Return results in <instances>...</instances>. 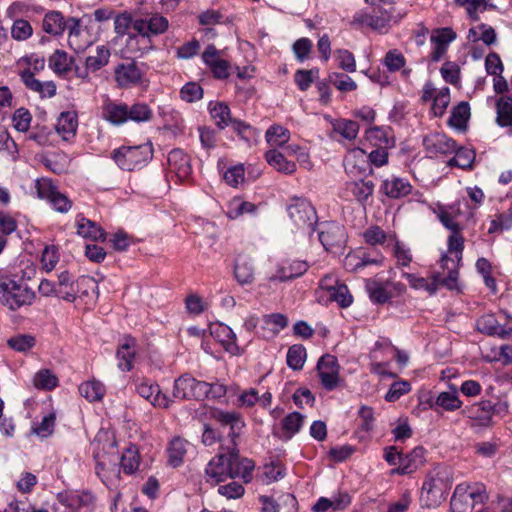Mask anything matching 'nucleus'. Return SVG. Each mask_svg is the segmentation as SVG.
<instances>
[{
	"instance_id": "nucleus-1",
	"label": "nucleus",
	"mask_w": 512,
	"mask_h": 512,
	"mask_svg": "<svg viewBox=\"0 0 512 512\" xmlns=\"http://www.w3.org/2000/svg\"><path fill=\"white\" fill-rule=\"evenodd\" d=\"M255 464L248 458H240L236 446H228L227 453L214 456L205 468L206 481L217 485L228 478H241L244 483L253 479Z\"/></svg>"
},
{
	"instance_id": "nucleus-2",
	"label": "nucleus",
	"mask_w": 512,
	"mask_h": 512,
	"mask_svg": "<svg viewBox=\"0 0 512 512\" xmlns=\"http://www.w3.org/2000/svg\"><path fill=\"white\" fill-rule=\"evenodd\" d=\"M453 481V471L450 467L439 464L430 469L422 483L419 497L421 505L428 509L439 507L446 501Z\"/></svg>"
},
{
	"instance_id": "nucleus-3",
	"label": "nucleus",
	"mask_w": 512,
	"mask_h": 512,
	"mask_svg": "<svg viewBox=\"0 0 512 512\" xmlns=\"http://www.w3.org/2000/svg\"><path fill=\"white\" fill-rule=\"evenodd\" d=\"M488 494L484 484L463 482L458 484L450 500L452 512H481Z\"/></svg>"
},
{
	"instance_id": "nucleus-4",
	"label": "nucleus",
	"mask_w": 512,
	"mask_h": 512,
	"mask_svg": "<svg viewBox=\"0 0 512 512\" xmlns=\"http://www.w3.org/2000/svg\"><path fill=\"white\" fill-rule=\"evenodd\" d=\"M36 299V292L23 279L0 281V303L10 311L30 307Z\"/></svg>"
},
{
	"instance_id": "nucleus-5",
	"label": "nucleus",
	"mask_w": 512,
	"mask_h": 512,
	"mask_svg": "<svg viewBox=\"0 0 512 512\" xmlns=\"http://www.w3.org/2000/svg\"><path fill=\"white\" fill-rule=\"evenodd\" d=\"M464 237L461 230L451 232L447 239V253L440 259V267L447 271L443 283L448 290H458L459 267L464 250Z\"/></svg>"
},
{
	"instance_id": "nucleus-6",
	"label": "nucleus",
	"mask_w": 512,
	"mask_h": 512,
	"mask_svg": "<svg viewBox=\"0 0 512 512\" xmlns=\"http://www.w3.org/2000/svg\"><path fill=\"white\" fill-rule=\"evenodd\" d=\"M113 19L115 32H126L130 27L135 32H166L169 27L168 20L157 13L137 18L125 11L114 15Z\"/></svg>"
},
{
	"instance_id": "nucleus-7",
	"label": "nucleus",
	"mask_w": 512,
	"mask_h": 512,
	"mask_svg": "<svg viewBox=\"0 0 512 512\" xmlns=\"http://www.w3.org/2000/svg\"><path fill=\"white\" fill-rule=\"evenodd\" d=\"M153 157V147L150 143L137 146H122L114 150L112 158L116 164L126 171H133L145 166Z\"/></svg>"
},
{
	"instance_id": "nucleus-8",
	"label": "nucleus",
	"mask_w": 512,
	"mask_h": 512,
	"mask_svg": "<svg viewBox=\"0 0 512 512\" xmlns=\"http://www.w3.org/2000/svg\"><path fill=\"white\" fill-rule=\"evenodd\" d=\"M288 215L295 228L302 234L311 236L318 223V216L312 204L301 198H295L287 207Z\"/></svg>"
},
{
	"instance_id": "nucleus-9",
	"label": "nucleus",
	"mask_w": 512,
	"mask_h": 512,
	"mask_svg": "<svg viewBox=\"0 0 512 512\" xmlns=\"http://www.w3.org/2000/svg\"><path fill=\"white\" fill-rule=\"evenodd\" d=\"M318 239L327 252L340 254L346 247L348 235L342 224L325 221L318 225Z\"/></svg>"
},
{
	"instance_id": "nucleus-10",
	"label": "nucleus",
	"mask_w": 512,
	"mask_h": 512,
	"mask_svg": "<svg viewBox=\"0 0 512 512\" xmlns=\"http://www.w3.org/2000/svg\"><path fill=\"white\" fill-rule=\"evenodd\" d=\"M35 190L37 196L40 199L46 200L53 210L58 213L66 214L73 206V202L68 196L59 191L57 185L49 178L37 179L35 181Z\"/></svg>"
},
{
	"instance_id": "nucleus-11",
	"label": "nucleus",
	"mask_w": 512,
	"mask_h": 512,
	"mask_svg": "<svg viewBox=\"0 0 512 512\" xmlns=\"http://www.w3.org/2000/svg\"><path fill=\"white\" fill-rule=\"evenodd\" d=\"M210 417L220 426L229 428L228 437L230 438L231 446L237 447L236 440L245 427L242 415L236 411H227L215 407L210 410Z\"/></svg>"
},
{
	"instance_id": "nucleus-12",
	"label": "nucleus",
	"mask_w": 512,
	"mask_h": 512,
	"mask_svg": "<svg viewBox=\"0 0 512 512\" xmlns=\"http://www.w3.org/2000/svg\"><path fill=\"white\" fill-rule=\"evenodd\" d=\"M508 405L506 403L492 404L489 400H482L467 406L463 411L467 417L478 422L479 425L488 427L492 424L493 415L506 412Z\"/></svg>"
},
{
	"instance_id": "nucleus-13",
	"label": "nucleus",
	"mask_w": 512,
	"mask_h": 512,
	"mask_svg": "<svg viewBox=\"0 0 512 512\" xmlns=\"http://www.w3.org/2000/svg\"><path fill=\"white\" fill-rule=\"evenodd\" d=\"M93 456L96 461L95 471L102 479L105 477V462L101 457L105 454H115L116 440L108 431H99L92 442Z\"/></svg>"
},
{
	"instance_id": "nucleus-14",
	"label": "nucleus",
	"mask_w": 512,
	"mask_h": 512,
	"mask_svg": "<svg viewBox=\"0 0 512 512\" xmlns=\"http://www.w3.org/2000/svg\"><path fill=\"white\" fill-rule=\"evenodd\" d=\"M340 366L335 356L325 354L318 360L317 373L321 385L328 391L334 390L340 380Z\"/></svg>"
},
{
	"instance_id": "nucleus-15",
	"label": "nucleus",
	"mask_w": 512,
	"mask_h": 512,
	"mask_svg": "<svg viewBox=\"0 0 512 512\" xmlns=\"http://www.w3.org/2000/svg\"><path fill=\"white\" fill-rule=\"evenodd\" d=\"M206 382L184 374L174 382L173 396L178 399L203 400Z\"/></svg>"
},
{
	"instance_id": "nucleus-16",
	"label": "nucleus",
	"mask_w": 512,
	"mask_h": 512,
	"mask_svg": "<svg viewBox=\"0 0 512 512\" xmlns=\"http://www.w3.org/2000/svg\"><path fill=\"white\" fill-rule=\"evenodd\" d=\"M423 146L430 157H439L453 154L456 151V142L446 134L434 132L426 135Z\"/></svg>"
},
{
	"instance_id": "nucleus-17",
	"label": "nucleus",
	"mask_w": 512,
	"mask_h": 512,
	"mask_svg": "<svg viewBox=\"0 0 512 512\" xmlns=\"http://www.w3.org/2000/svg\"><path fill=\"white\" fill-rule=\"evenodd\" d=\"M136 391L157 408L167 409L173 402L166 394L161 392L158 384L147 379H142L136 384Z\"/></svg>"
},
{
	"instance_id": "nucleus-18",
	"label": "nucleus",
	"mask_w": 512,
	"mask_h": 512,
	"mask_svg": "<svg viewBox=\"0 0 512 512\" xmlns=\"http://www.w3.org/2000/svg\"><path fill=\"white\" fill-rule=\"evenodd\" d=\"M375 184L372 180L358 179L345 183V195L351 196L360 205L366 207L372 201Z\"/></svg>"
},
{
	"instance_id": "nucleus-19",
	"label": "nucleus",
	"mask_w": 512,
	"mask_h": 512,
	"mask_svg": "<svg viewBox=\"0 0 512 512\" xmlns=\"http://www.w3.org/2000/svg\"><path fill=\"white\" fill-rule=\"evenodd\" d=\"M79 21L75 18H67L58 11L47 13L43 19L44 32H79Z\"/></svg>"
},
{
	"instance_id": "nucleus-20",
	"label": "nucleus",
	"mask_w": 512,
	"mask_h": 512,
	"mask_svg": "<svg viewBox=\"0 0 512 512\" xmlns=\"http://www.w3.org/2000/svg\"><path fill=\"white\" fill-rule=\"evenodd\" d=\"M426 463V450L422 446L413 448L401 458V465L392 469V474L408 475L414 473Z\"/></svg>"
},
{
	"instance_id": "nucleus-21",
	"label": "nucleus",
	"mask_w": 512,
	"mask_h": 512,
	"mask_svg": "<svg viewBox=\"0 0 512 512\" xmlns=\"http://www.w3.org/2000/svg\"><path fill=\"white\" fill-rule=\"evenodd\" d=\"M345 172L352 177L365 175L369 170L367 153L361 148L351 149L344 158Z\"/></svg>"
},
{
	"instance_id": "nucleus-22",
	"label": "nucleus",
	"mask_w": 512,
	"mask_h": 512,
	"mask_svg": "<svg viewBox=\"0 0 512 512\" xmlns=\"http://www.w3.org/2000/svg\"><path fill=\"white\" fill-rule=\"evenodd\" d=\"M167 165L169 171L180 180L187 179L192 173L189 156L179 148H175L168 153Z\"/></svg>"
},
{
	"instance_id": "nucleus-23",
	"label": "nucleus",
	"mask_w": 512,
	"mask_h": 512,
	"mask_svg": "<svg viewBox=\"0 0 512 512\" xmlns=\"http://www.w3.org/2000/svg\"><path fill=\"white\" fill-rule=\"evenodd\" d=\"M74 294L75 301L80 299L86 305H94L99 296L98 283L93 277L82 275L75 281Z\"/></svg>"
},
{
	"instance_id": "nucleus-24",
	"label": "nucleus",
	"mask_w": 512,
	"mask_h": 512,
	"mask_svg": "<svg viewBox=\"0 0 512 512\" xmlns=\"http://www.w3.org/2000/svg\"><path fill=\"white\" fill-rule=\"evenodd\" d=\"M115 81L120 88H128L140 83L142 72L135 62H125L116 66Z\"/></svg>"
},
{
	"instance_id": "nucleus-25",
	"label": "nucleus",
	"mask_w": 512,
	"mask_h": 512,
	"mask_svg": "<svg viewBox=\"0 0 512 512\" xmlns=\"http://www.w3.org/2000/svg\"><path fill=\"white\" fill-rule=\"evenodd\" d=\"M59 503L68 508L69 512H77L83 507H90L94 503V496L86 491H64L57 495Z\"/></svg>"
},
{
	"instance_id": "nucleus-26",
	"label": "nucleus",
	"mask_w": 512,
	"mask_h": 512,
	"mask_svg": "<svg viewBox=\"0 0 512 512\" xmlns=\"http://www.w3.org/2000/svg\"><path fill=\"white\" fill-rule=\"evenodd\" d=\"M308 270V264L303 260H284L278 264L272 281L285 282L302 276Z\"/></svg>"
},
{
	"instance_id": "nucleus-27",
	"label": "nucleus",
	"mask_w": 512,
	"mask_h": 512,
	"mask_svg": "<svg viewBox=\"0 0 512 512\" xmlns=\"http://www.w3.org/2000/svg\"><path fill=\"white\" fill-rule=\"evenodd\" d=\"M211 335L231 355H240L242 350L237 345V337L233 330L225 324L218 323L211 327Z\"/></svg>"
},
{
	"instance_id": "nucleus-28",
	"label": "nucleus",
	"mask_w": 512,
	"mask_h": 512,
	"mask_svg": "<svg viewBox=\"0 0 512 512\" xmlns=\"http://www.w3.org/2000/svg\"><path fill=\"white\" fill-rule=\"evenodd\" d=\"M476 329L488 336L505 339L512 333V328L499 324L494 314H484L476 320Z\"/></svg>"
},
{
	"instance_id": "nucleus-29",
	"label": "nucleus",
	"mask_w": 512,
	"mask_h": 512,
	"mask_svg": "<svg viewBox=\"0 0 512 512\" xmlns=\"http://www.w3.org/2000/svg\"><path fill=\"white\" fill-rule=\"evenodd\" d=\"M204 63L209 67L213 76L217 79H226L229 76L230 64L227 60L220 58L214 46H208L202 55Z\"/></svg>"
},
{
	"instance_id": "nucleus-30",
	"label": "nucleus",
	"mask_w": 512,
	"mask_h": 512,
	"mask_svg": "<svg viewBox=\"0 0 512 512\" xmlns=\"http://www.w3.org/2000/svg\"><path fill=\"white\" fill-rule=\"evenodd\" d=\"M390 18H386L383 15L375 16L371 15L369 13L359 11L356 12L353 16V19L350 22V29L352 30H365V29H372V30H380L382 28H385Z\"/></svg>"
},
{
	"instance_id": "nucleus-31",
	"label": "nucleus",
	"mask_w": 512,
	"mask_h": 512,
	"mask_svg": "<svg viewBox=\"0 0 512 512\" xmlns=\"http://www.w3.org/2000/svg\"><path fill=\"white\" fill-rule=\"evenodd\" d=\"M136 340L130 336L123 338L122 342L116 352L118 360V368L122 371H131L134 367V360L136 356Z\"/></svg>"
},
{
	"instance_id": "nucleus-32",
	"label": "nucleus",
	"mask_w": 512,
	"mask_h": 512,
	"mask_svg": "<svg viewBox=\"0 0 512 512\" xmlns=\"http://www.w3.org/2000/svg\"><path fill=\"white\" fill-rule=\"evenodd\" d=\"M380 191L388 198L399 199L411 193L412 185L405 178L391 176L382 181Z\"/></svg>"
},
{
	"instance_id": "nucleus-33",
	"label": "nucleus",
	"mask_w": 512,
	"mask_h": 512,
	"mask_svg": "<svg viewBox=\"0 0 512 512\" xmlns=\"http://www.w3.org/2000/svg\"><path fill=\"white\" fill-rule=\"evenodd\" d=\"M496 118L498 126L507 129V134L512 137V95H502L495 101Z\"/></svg>"
},
{
	"instance_id": "nucleus-34",
	"label": "nucleus",
	"mask_w": 512,
	"mask_h": 512,
	"mask_svg": "<svg viewBox=\"0 0 512 512\" xmlns=\"http://www.w3.org/2000/svg\"><path fill=\"white\" fill-rule=\"evenodd\" d=\"M78 128V115L76 111L61 112L56 124V132L64 141L75 138Z\"/></svg>"
},
{
	"instance_id": "nucleus-35",
	"label": "nucleus",
	"mask_w": 512,
	"mask_h": 512,
	"mask_svg": "<svg viewBox=\"0 0 512 512\" xmlns=\"http://www.w3.org/2000/svg\"><path fill=\"white\" fill-rule=\"evenodd\" d=\"M258 206L246 201L241 196L231 198L226 204L225 214L231 220H236L244 215H256Z\"/></svg>"
},
{
	"instance_id": "nucleus-36",
	"label": "nucleus",
	"mask_w": 512,
	"mask_h": 512,
	"mask_svg": "<svg viewBox=\"0 0 512 512\" xmlns=\"http://www.w3.org/2000/svg\"><path fill=\"white\" fill-rule=\"evenodd\" d=\"M234 277L242 286L253 283L255 279V267L251 257L247 255H238L236 257L234 263Z\"/></svg>"
},
{
	"instance_id": "nucleus-37",
	"label": "nucleus",
	"mask_w": 512,
	"mask_h": 512,
	"mask_svg": "<svg viewBox=\"0 0 512 512\" xmlns=\"http://www.w3.org/2000/svg\"><path fill=\"white\" fill-rule=\"evenodd\" d=\"M304 423V416L299 412H291L287 414L280 423V431L275 432L281 440L288 441L296 435Z\"/></svg>"
},
{
	"instance_id": "nucleus-38",
	"label": "nucleus",
	"mask_w": 512,
	"mask_h": 512,
	"mask_svg": "<svg viewBox=\"0 0 512 512\" xmlns=\"http://www.w3.org/2000/svg\"><path fill=\"white\" fill-rule=\"evenodd\" d=\"M102 117L114 125H121L129 121L128 105L109 100L103 104Z\"/></svg>"
},
{
	"instance_id": "nucleus-39",
	"label": "nucleus",
	"mask_w": 512,
	"mask_h": 512,
	"mask_svg": "<svg viewBox=\"0 0 512 512\" xmlns=\"http://www.w3.org/2000/svg\"><path fill=\"white\" fill-rule=\"evenodd\" d=\"M402 276L409 282L412 288L425 290L430 294L436 293L441 286L445 287V284L443 283L445 277H441L439 273L434 274L431 281L411 273H403Z\"/></svg>"
},
{
	"instance_id": "nucleus-40",
	"label": "nucleus",
	"mask_w": 512,
	"mask_h": 512,
	"mask_svg": "<svg viewBox=\"0 0 512 512\" xmlns=\"http://www.w3.org/2000/svg\"><path fill=\"white\" fill-rule=\"evenodd\" d=\"M365 288L369 299L374 304H385L393 298V293L388 288L387 280L369 279L366 281Z\"/></svg>"
},
{
	"instance_id": "nucleus-41",
	"label": "nucleus",
	"mask_w": 512,
	"mask_h": 512,
	"mask_svg": "<svg viewBox=\"0 0 512 512\" xmlns=\"http://www.w3.org/2000/svg\"><path fill=\"white\" fill-rule=\"evenodd\" d=\"M190 447L191 444L184 438L174 437L167 447L168 464L174 468L181 466Z\"/></svg>"
},
{
	"instance_id": "nucleus-42",
	"label": "nucleus",
	"mask_w": 512,
	"mask_h": 512,
	"mask_svg": "<svg viewBox=\"0 0 512 512\" xmlns=\"http://www.w3.org/2000/svg\"><path fill=\"white\" fill-rule=\"evenodd\" d=\"M77 234L83 238H88L94 241H104L106 239V232L96 222L91 221L82 215L76 217Z\"/></svg>"
},
{
	"instance_id": "nucleus-43",
	"label": "nucleus",
	"mask_w": 512,
	"mask_h": 512,
	"mask_svg": "<svg viewBox=\"0 0 512 512\" xmlns=\"http://www.w3.org/2000/svg\"><path fill=\"white\" fill-rule=\"evenodd\" d=\"M462 401L459 399L458 390L451 387L449 391L440 392L434 403H430L432 409L441 408L444 411L453 412L461 408Z\"/></svg>"
},
{
	"instance_id": "nucleus-44",
	"label": "nucleus",
	"mask_w": 512,
	"mask_h": 512,
	"mask_svg": "<svg viewBox=\"0 0 512 512\" xmlns=\"http://www.w3.org/2000/svg\"><path fill=\"white\" fill-rule=\"evenodd\" d=\"M217 165L218 169L222 172L223 180L230 187L238 188L245 182V168L242 163L232 165L226 170H224L223 160H219Z\"/></svg>"
},
{
	"instance_id": "nucleus-45",
	"label": "nucleus",
	"mask_w": 512,
	"mask_h": 512,
	"mask_svg": "<svg viewBox=\"0 0 512 512\" xmlns=\"http://www.w3.org/2000/svg\"><path fill=\"white\" fill-rule=\"evenodd\" d=\"M456 38V34H432L431 43V60L433 62L440 61L446 54L451 42Z\"/></svg>"
},
{
	"instance_id": "nucleus-46",
	"label": "nucleus",
	"mask_w": 512,
	"mask_h": 512,
	"mask_svg": "<svg viewBox=\"0 0 512 512\" xmlns=\"http://www.w3.org/2000/svg\"><path fill=\"white\" fill-rule=\"evenodd\" d=\"M265 160L275 170L284 174H293L296 171V164L285 158L284 154L276 149H270L265 153Z\"/></svg>"
},
{
	"instance_id": "nucleus-47",
	"label": "nucleus",
	"mask_w": 512,
	"mask_h": 512,
	"mask_svg": "<svg viewBox=\"0 0 512 512\" xmlns=\"http://www.w3.org/2000/svg\"><path fill=\"white\" fill-rule=\"evenodd\" d=\"M460 213V205L453 204L447 207H440L437 211V218L445 228L450 230V232H454L462 230L461 225L456 220Z\"/></svg>"
},
{
	"instance_id": "nucleus-48",
	"label": "nucleus",
	"mask_w": 512,
	"mask_h": 512,
	"mask_svg": "<svg viewBox=\"0 0 512 512\" xmlns=\"http://www.w3.org/2000/svg\"><path fill=\"white\" fill-rule=\"evenodd\" d=\"M56 286L60 298L67 302H75V282L69 271L65 270L58 274Z\"/></svg>"
},
{
	"instance_id": "nucleus-49",
	"label": "nucleus",
	"mask_w": 512,
	"mask_h": 512,
	"mask_svg": "<svg viewBox=\"0 0 512 512\" xmlns=\"http://www.w3.org/2000/svg\"><path fill=\"white\" fill-rule=\"evenodd\" d=\"M209 112H210V115H211L212 119L214 120L216 126L220 130H223L226 127H228L233 120L231 118V112H230L229 106L223 102H216L214 104L210 103L209 104Z\"/></svg>"
},
{
	"instance_id": "nucleus-50",
	"label": "nucleus",
	"mask_w": 512,
	"mask_h": 512,
	"mask_svg": "<svg viewBox=\"0 0 512 512\" xmlns=\"http://www.w3.org/2000/svg\"><path fill=\"white\" fill-rule=\"evenodd\" d=\"M469 118L470 106L468 102L463 101L452 109L448 123L455 129L464 130L467 126Z\"/></svg>"
},
{
	"instance_id": "nucleus-51",
	"label": "nucleus",
	"mask_w": 512,
	"mask_h": 512,
	"mask_svg": "<svg viewBox=\"0 0 512 512\" xmlns=\"http://www.w3.org/2000/svg\"><path fill=\"white\" fill-rule=\"evenodd\" d=\"M307 359L306 348L302 344H294L289 347L286 355V363L289 368L299 371L303 368Z\"/></svg>"
},
{
	"instance_id": "nucleus-52",
	"label": "nucleus",
	"mask_w": 512,
	"mask_h": 512,
	"mask_svg": "<svg viewBox=\"0 0 512 512\" xmlns=\"http://www.w3.org/2000/svg\"><path fill=\"white\" fill-rule=\"evenodd\" d=\"M455 155L448 161V165L451 167H458L461 169H471L475 160L474 150L466 147L458 148L453 152Z\"/></svg>"
},
{
	"instance_id": "nucleus-53",
	"label": "nucleus",
	"mask_w": 512,
	"mask_h": 512,
	"mask_svg": "<svg viewBox=\"0 0 512 512\" xmlns=\"http://www.w3.org/2000/svg\"><path fill=\"white\" fill-rule=\"evenodd\" d=\"M290 135L287 128L273 124L267 129L265 139L270 146L282 147L290 140Z\"/></svg>"
},
{
	"instance_id": "nucleus-54",
	"label": "nucleus",
	"mask_w": 512,
	"mask_h": 512,
	"mask_svg": "<svg viewBox=\"0 0 512 512\" xmlns=\"http://www.w3.org/2000/svg\"><path fill=\"white\" fill-rule=\"evenodd\" d=\"M395 237V233L387 234L381 227L377 225L370 226L363 233V238L365 242L372 246L383 245L386 241L392 242L393 240H395Z\"/></svg>"
},
{
	"instance_id": "nucleus-55",
	"label": "nucleus",
	"mask_w": 512,
	"mask_h": 512,
	"mask_svg": "<svg viewBox=\"0 0 512 512\" xmlns=\"http://www.w3.org/2000/svg\"><path fill=\"white\" fill-rule=\"evenodd\" d=\"M79 393L89 402L100 401L105 394V386L97 380L86 381L79 386Z\"/></svg>"
},
{
	"instance_id": "nucleus-56",
	"label": "nucleus",
	"mask_w": 512,
	"mask_h": 512,
	"mask_svg": "<svg viewBox=\"0 0 512 512\" xmlns=\"http://www.w3.org/2000/svg\"><path fill=\"white\" fill-rule=\"evenodd\" d=\"M7 345L14 351L26 353L36 345V337L32 334H18L10 337Z\"/></svg>"
},
{
	"instance_id": "nucleus-57",
	"label": "nucleus",
	"mask_w": 512,
	"mask_h": 512,
	"mask_svg": "<svg viewBox=\"0 0 512 512\" xmlns=\"http://www.w3.org/2000/svg\"><path fill=\"white\" fill-rule=\"evenodd\" d=\"M72 60L66 52L56 50L49 58L50 68L57 74H65L71 69Z\"/></svg>"
},
{
	"instance_id": "nucleus-58",
	"label": "nucleus",
	"mask_w": 512,
	"mask_h": 512,
	"mask_svg": "<svg viewBox=\"0 0 512 512\" xmlns=\"http://www.w3.org/2000/svg\"><path fill=\"white\" fill-rule=\"evenodd\" d=\"M330 300L336 302L341 308H347L353 303V296L347 285L336 283V286L328 293Z\"/></svg>"
},
{
	"instance_id": "nucleus-59",
	"label": "nucleus",
	"mask_w": 512,
	"mask_h": 512,
	"mask_svg": "<svg viewBox=\"0 0 512 512\" xmlns=\"http://www.w3.org/2000/svg\"><path fill=\"white\" fill-rule=\"evenodd\" d=\"M129 121L133 122H147L153 117V111L146 103L137 102L132 106H128Z\"/></svg>"
},
{
	"instance_id": "nucleus-60",
	"label": "nucleus",
	"mask_w": 512,
	"mask_h": 512,
	"mask_svg": "<svg viewBox=\"0 0 512 512\" xmlns=\"http://www.w3.org/2000/svg\"><path fill=\"white\" fill-rule=\"evenodd\" d=\"M140 464V456L135 446L128 447L121 456V467L126 474L134 473Z\"/></svg>"
},
{
	"instance_id": "nucleus-61",
	"label": "nucleus",
	"mask_w": 512,
	"mask_h": 512,
	"mask_svg": "<svg viewBox=\"0 0 512 512\" xmlns=\"http://www.w3.org/2000/svg\"><path fill=\"white\" fill-rule=\"evenodd\" d=\"M333 129L347 140L356 139L359 132V125L353 120L340 119L333 123Z\"/></svg>"
},
{
	"instance_id": "nucleus-62",
	"label": "nucleus",
	"mask_w": 512,
	"mask_h": 512,
	"mask_svg": "<svg viewBox=\"0 0 512 512\" xmlns=\"http://www.w3.org/2000/svg\"><path fill=\"white\" fill-rule=\"evenodd\" d=\"M450 99V89L448 87H443L436 93L431 107L434 116L441 117L444 115Z\"/></svg>"
},
{
	"instance_id": "nucleus-63",
	"label": "nucleus",
	"mask_w": 512,
	"mask_h": 512,
	"mask_svg": "<svg viewBox=\"0 0 512 512\" xmlns=\"http://www.w3.org/2000/svg\"><path fill=\"white\" fill-rule=\"evenodd\" d=\"M382 64L389 72H397L406 65L404 55L397 49L389 50L382 60Z\"/></svg>"
},
{
	"instance_id": "nucleus-64",
	"label": "nucleus",
	"mask_w": 512,
	"mask_h": 512,
	"mask_svg": "<svg viewBox=\"0 0 512 512\" xmlns=\"http://www.w3.org/2000/svg\"><path fill=\"white\" fill-rule=\"evenodd\" d=\"M33 383L39 389L51 390L58 385V378L49 369H42L35 374Z\"/></svg>"
}]
</instances>
